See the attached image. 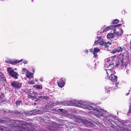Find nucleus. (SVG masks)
I'll use <instances>...</instances> for the list:
<instances>
[{
    "mask_svg": "<svg viewBox=\"0 0 131 131\" xmlns=\"http://www.w3.org/2000/svg\"><path fill=\"white\" fill-rule=\"evenodd\" d=\"M5 78L4 75L0 72V80L1 81H5Z\"/></svg>",
    "mask_w": 131,
    "mask_h": 131,
    "instance_id": "f3484780",
    "label": "nucleus"
},
{
    "mask_svg": "<svg viewBox=\"0 0 131 131\" xmlns=\"http://www.w3.org/2000/svg\"><path fill=\"white\" fill-rule=\"evenodd\" d=\"M3 131V129H0V131Z\"/></svg>",
    "mask_w": 131,
    "mask_h": 131,
    "instance_id": "c03bdc74",
    "label": "nucleus"
},
{
    "mask_svg": "<svg viewBox=\"0 0 131 131\" xmlns=\"http://www.w3.org/2000/svg\"><path fill=\"white\" fill-rule=\"evenodd\" d=\"M90 51L91 52H94L93 51V49H90Z\"/></svg>",
    "mask_w": 131,
    "mask_h": 131,
    "instance_id": "4c0bfd02",
    "label": "nucleus"
},
{
    "mask_svg": "<svg viewBox=\"0 0 131 131\" xmlns=\"http://www.w3.org/2000/svg\"><path fill=\"white\" fill-rule=\"evenodd\" d=\"M119 22V20L117 19H115L112 22V24H117Z\"/></svg>",
    "mask_w": 131,
    "mask_h": 131,
    "instance_id": "4be33fe9",
    "label": "nucleus"
},
{
    "mask_svg": "<svg viewBox=\"0 0 131 131\" xmlns=\"http://www.w3.org/2000/svg\"><path fill=\"white\" fill-rule=\"evenodd\" d=\"M28 95H29V94H28Z\"/></svg>",
    "mask_w": 131,
    "mask_h": 131,
    "instance_id": "5fc2aeb1",
    "label": "nucleus"
},
{
    "mask_svg": "<svg viewBox=\"0 0 131 131\" xmlns=\"http://www.w3.org/2000/svg\"><path fill=\"white\" fill-rule=\"evenodd\" d=\"M38 97L39 98H40L42 100H48L49 99V98L47 96H38Z\"/></svg>",
    "mask_w": 131,
    "mask_h": 131,
    "instance_id": "2eb2a0df",
    "label": "nucleus"
},
{
    "mask_svg": "<svg viewBox=\"0 0 131 131\" xmlns=\"http://www.w3.org/2000/svg\"><path fill=\"white\" fill-rule=\"evenodd\" d=\"M32 0V1H33V0Z\"/></svg>",
    "mask_w": 131,
    "mask_h": 131,
    "instance_id": "6e6d98bb",
    "label": "nucleus"
},
{
    "mask_svg": "<svg viewBox=\"0 0 131 131\" xmlns=\"http://www.w3.org/2000/svg\"><path fill=\"white\" fill-rule=\"evenodd\" d=\"M27 129V130H28V131H29V130H28V129Z\"/></svg>",
    "mask_w": 131,
    "mask_h": 131,
    "instance_id": "603ef678",
    "label": "nucleus"
},
{
    "mask_svg": "<svg viewBox=\"0 0 131 131\" xmlns=\"http://www.w3.org/2000/svg\"><path fill=\"white\" fill-rule=\"evenodd\" d=\"M61 110V112L63 113H64L66 114L67 113V111H66L65 110H64L63 109H60L59 110Z\"/></svg>",
    "mask_w": 131,
    "mask_h": 131,
    "instance_id": "c85d7f7f",
    "label": "nucleus"
},
{
    "mask_svg": "<svg viewBox=\"0 0 131 131\" xmlns=\"http://www.w3.org/2000/svg\"><path fill=\"white\" fill-rule=\"evenodd\" d=\"M28 83L29 84H33L35 83V80H32L31 81H29Z\"/></svg>",
    "mask_w": 131,
    "mask_h": 131,
    "instance_id": "b1692460",
    "label": "nucleus"
},
{
    "mask_svg": "<svg viewBox=\"0 0 131 131\" xmlns=\"http://www.w3.org/2000/svg\"><path fill=\"white\" fill-rule=\"evenodd\" d=\"M130 91V90H129V91Z\"/></svg>",
    "mask_w": 131,
    "mask_h": 131,
    "instance_id": "864d4df0",
    "label": "nucleus"
},
{
    "mask_svg": "<svg viewBox=\"0 0 131 131\" xmlns=\"http://www.w3.org/2000/svg\"><path fill=\"white\" fill-rule=\"evenodd\" d=\"M34 104H35V105H36V103H34Z\"/></svg>",
    "mask_w": 131,
    "mask_h": 131,
    "instance_id": "8fccbe9b",
    "label": "nucleus"
},
{
    "mask_svg": "<svg viewBox=\"0 0 131 131\" xmlns=\"http://www.w3.org/2000/svg\"><path fill=\"white\" fill-rule=\"evenodd\" d=\"M85 52L86 53L88 54V50H85Z\"/></svg>",
    "mask_w": 131,
    "mask_h": 131,
    "instance_id": "c9c22d12",
    "label": "nucleus"
},
{
    "mask_svg": "<svg viewBox=\"0 0 131 131\" xmlns=\"http://www.w3.org/2000/svg\"><path fill=\"white\" fill-rule=\"evenodd\" d=\"M109 123L111 124H113V123L114 122L112 121H111L109 119Z\"/></svg>",
    "mask_w": 131,
    "mask_h": 131,
    "instance_id": "2f4dec72",
    "label": "nucleus"
},
{
    "mask_svg": "<svg viewBox=\"0 0 131 131\" xmlns=\"http://www.w3.org/2000/svg\"><path fill=\"white\" fill-rule=\"evenodd\" d=\"M110 58H107L105 59L104 60V67L106 68H113L114 66V62H111L110 63V62L111 61Z\"/></svg>",
    "mask_w": 131,
    "mask_h": 131,
    "instance_id": "20e7f679",
    "label": "nucleus"
},
{
    "mask_svg": "<svg viewBox=\"0 0 131 131\" xmlns=\"http://www.w3.org/2000/svg\"><path fill=\"white\" fill-rule=\"evenodd\" d=\"M121 68L126 67L127 66L128 64V62L127 61L126 59H123V60H121Z\"/></svg>",
    "mask_w": 131,
    "mask_h": 131,
    "instance_id": "6e6552de",
    "label": "nucleus"
},
{
    "mask_svg": "<svg viewBox=\"0 0 131 131\" xmlns=\"http://www.w3.org/2000/svg\"><path fill=\"white\" fill-rule=\"evenodd\" d=\"M105 31H104V30L103 31H101V34H102V33H103Z\"/></svg>",
    "mask_w": 131,
    "mask_h": 131,
    "instance_id": "37998d69",
    "label": "nucleus"
},
{
    "mask_svg": "<svg viewBox=\"0 0 131 131\" xmlns=\"http://www.w3.org/2000/svg\"><path fill=\"white\" fill-rule=\"evenodd\" d=\"M123 33V31L122 30H121V31H117L116 35L117 36H120L122 35Z\"/></svg>",
    "mask_w": 131,
    "mask_h": 131,
    "instance_id": "a211bd4d",
    "label": "nucleus"
},
{
    "mask_svg": "<svg viewBox=\"0 0 131 131\" xmlns=\"http://www.w3.org/2000/svg\"><path fill=\"white\" fill-rule=\"evenodd\" d=\"M19 127L18 126H17V127H16V128H19Z\"/></svg>",
    "mask_w": 131,
    "mask_h": 131,
    "instance_id": "de8ad7c7",
    "label": "nucleus"
},
{
    "mask_svg": "<svg viewBox=\"0 0 131 131\" xmlns=\"http://www.w3.org/2000/svg\"><path fill=\"white\" fill-rule=\"evenodd\" d=\"M57 104H60L61 105H70L75 106L78 107L92 110L93 114L95 115L97 117H106L105 115L106 111L100 108L98 106H96L92 103H88L85 101L73 100L71 101H65L58 102Z\"/></svg>",
    "mask_w": 131,
    "mask_h": 131,
    "instance_id": "f257e3e1",
    "label": "nucleus"
},
{
    "mask_svg": "<svg viewBox=\"0 0 131 131\" xmlns=\"http://www.w3.org/2000/svg\"><path fill=\"white\" fill-rule=\"evenodd\" d=\"M29 71L25 68H22L21 71V73L22 74H26V73H27Z\"/></svg>",
    "mask_w": 131,
    "mask_h": 131,
    "instance_id": "4468645a",
    "label": "nucleus"
},
{
    "mask_svg": "<svg viewBox=\"0 0 131 131\" xmlns=\"http://www.w3.org/2000/svg\"><path fill=\"white\" fill-rule=\"evenodd\" d=\"M93 53L94 55L93 57L95 58H97V53H95L94 52H93Z\"/></svg>",
    "mask_w": 131,
    "mask_h": 131,
    "instance_id": "a878e982",
    "label": "nucleus"
},
{
    "mask_svg": "<svg viewBox=\"0 0 131 131\" xmlns=\"http://www.w3.org/2000/svg\"><path fill=\"white\" fill-rule=\"evenodd\" d=\"M129 93H127V94H126V95H127H127H128V94H129Z\"/></svg>",
    "mask_w": 131,
    "mask_h": 131,
    "instance_id": "a18cd8bd",
    "label": "nucleus"
},
{
    "mask_svg": "<svg viewBox=\"0 0 131 131\" xmlns=\"http://www.w3.org/2000/svg\"><path fill=\"white\" fill-rule=\"evenodd\" d=\"M21 103V102L20 101H17L16 102V105L17 106H19L20 103Z\"/></svg>",
    "mask_w": 131,
    "mask_h": 131,
    "instance_id": "bb28decb",
    "label": "nucleus"
},
{
    "mask_svg": "<svg viewBox=\"0 0 131 131\" xmlns=\"http://www.w3.org/2000/svg\"><path fill=\"white\" fill-rule=\"evenodd\" d=\"M43 94V93H42V92H40V93H39V95H43V94Z\"/></svg>",
    "mask_w": 131,
    "mask_h": 131,
    "instance_id": "a19ab883",
    "label": "nucleus"
},
{
    "mask_svg": "<svg viewBox=\"0 0 131 131\" xmlns=\"http://www.w3.org/2000/svg\"><path fill=\"white\" fill-rule=\"evenodd\" d=\"M117 32L116 31V29H114L113 30V33L114 34H116Z\"/></svg>",
    "mask_w": 131,
    "mask_h": 131,
    "instance_id": "473e14b6",
    "label": "nucleus"
},
{
    "mask_svg": "<svg viewBox=\"0 0 131 131\" xmlns=\"http://www.w3.org/2000/svg\"><path fill=\"white\" fill-rule=\"evenodd\" d=\"M5 62H7V63H10V62H9V60H6L5 61Z\"/></svg>",
    "mask_w": 131,
    "mask_h": 131,
    "instance_id": "f704fd0d",
    "label": "nucleus"
},
{
    "mask_svg": "<svg viewBox=\"0 0 131 131\" xmlns=\"http://www.w3.org/2000/svg\"><path fill=\"white\" fill-rule=\"evenodd\" d=\"M112 25H110V26L107 27L104 30V31H106L109 30L111 28H112V27L111 26Z\"/></svg>",
    "mask_w": 131,
    "mask_h": 131,
    "instance_id": "412c9836",
    "label": "nucleus"
},
{
    "mask_svg": "<svg viewBox=\"0 0 131 131\" xmlns=\"http://www.w3.org/2000/svg\"><path fill=\"white\" fill-rule=\"evenodd\" d=\"M7 70L9 74L12 77L16 79L18 78V74L17 72H14L12 68L9 67L7 68Z\"/></svg>",
    "mask_w": 131,
    "mask_h": 131,
    "instance_id": "39448f33",
    "label": "nucleus"
},
{
    "mask_svg": "<svg viewBox=\"0 0 131 131\" xmlns=\"http://www.w3.org/2000/svg\"><path fill=\"white\" fill-rule=\"evenodd\" d=\"M113 68H110V69H110V70H111V71H112V70H113V71H114H114V70H113V69H112ZM115 73V72H114V74Z\"/></svg>",
    "mask_w": 131,
    "mask_h": 131,
    "instance_id": "e433bc0d",
    "label": "nucleus"
},
{
    "mask_svg": "<svg viewBox=\"0 0 131 131\" xmlns=\"http://www.w3.org/2000/svg\"><path fill=\"white\" fill-rule=\"evenodd\" d=\"M123 50V48H121V47H118L115 48L114 49L111 51V53H114L116 52H120L122 51Z\"/></svg>",
    "mask_w": 131,
    "mask_h": 131,
    "instance_id": "9d476101",
    "label": "nucleus"
},
{
    "mask_svg": "<svg viewBox=\"0 0 131 131\" xmlns=\"http://www.w3.org/2000/svg\"><path fill=\"white\" fill-rule=\"evenodd\" d=\"M114 35L112 33H109L107 35V37L108 39L111 40L113 38Z\"/></svg>",
    "mask_w": 131,
    "mask_h": 131,
    "instance_id": "dca6fc26",
    "label": "nucleus"
},
{
    "mask_svg": "<svg viewBox=\"0 0 131 131\" xmlns=\"http://www.w3.org/2000/svg\"><path fill=\"white\" fill-rule=\"evenodd\" d=\"M5 101V99L4 97V94L3 93L0 94V105L4 102Z\"/></svg>",
    "mask_w": 131,
    "mask_h": 131,
    "instance_id": "9b49d317",
    "label": "nucleus"
},
{
    "mask_svg": "<svg viewBox=\"0 0 131 131\" xmlns=\"http://www.w3.org/2000/svg\"><path fill=\"white\" fill-rule=\"evenodd\" d=\"M107 92H108V91H110V88H107Z\"/></svg>",
    "mask_w": 131,
    "mask_h": 131,
    "instance_id": "58836bf2",
    "label": "nucleus"
},
{
    "mask_svg": "<svg viewBox=\"0 0 131 131\" xmlns=\"http://www.w3.org/2000/svg\"><path fill=\"white\" fill-rule=\"evenodd\" d=\"M56 105V104L54 103H53V104L52 105H51L52 106H55Z\"/></svg>",
    "mask_w": 131,
    "mask_h": 131,
    "instance_id": "79ce46f5",
    "label": "nucleus"
},
{
    "mask_svg": "<svg viewBox=\"0 0 131 131\" xmlns=\"http://www.w3.org/2000/svg\"><path fill=\"white\" fill-rule=\"evenodd\" d=\"M35 81H38V80H35Z\"/></svg>",
    "mask_w": 131,
    "mask_h": 131,
    "instance_id": "09e8293b",
    "label": "nucleus"
},
{
    "mask_svg": "<svg viewBox=\"0 0 131 131\" xmlns=\"http://www.w3.org/2000/svg\"><path fill=\"white\" fill-rule=\"evenodd\" d=\"M23 63L24 64H26L27 63H28V61L26 60H24L23 61Z\"/></svg>",
    "mask_w": 131,
    "mask_h": 131,
    "instance_id": "7c9ffc66",
    "label": "nucleus"
},
{
    "mask_svg": "<svg viewBox=\"0 0 131 131\" xmlns=\"http://www.w3.org/2000/svg\"><path fill=\"white\" fill-rule=\"evenodd\" d=\"M28 97L30 98L32 100H34L35 99V98L34 97L32 96L31 95H29V96H28Z\"/></svg>",
    "mask_w": 131,
    "mask_h": 131,
    "instance_id": "c756f323",
    "label": "nucleus"
},
{
    "mask_svg": "<svg viewBox=\"0 0 131 131\" xmlns=\"http://www.w3.org/2000/svg\"><path fill=\"white\" fill-rule=\"evenodd\" d=\"M100 50L97 48H94V51L95 52H97L100 51Z\"/></svg>",
    "mask_w": 131,
    "mask_h": 131,
    "instance_id": "393cba45",
    "label": "nucleus"
},
{
    "mask_svg": "<svg viewBox=\"0 0 131 131\" xmlns=\"http://www.w3.org/2000/svg\"><path fill=\"white\" fill-rule=\"evenodd\" d=\"M23 59H21L19 60H13L10 62V63L13 64H15L17 63L21 62L23 61Z\"/></svg>",
    "mask_w": 131,
    "mask_h": 131,
    "instance_id": "ddd939ff",
    "label": "nucleus"
},
{
    "mask_svg": "<svg viewBox=\"0 0 131 131\" xmlns=\"http://www.w3.org/2000/svg\"><path fill=\"white\" fill-rule=\"evenodd\" d=\"M106 72L107 73L108 76H109V79L112 82L114 83H115V89L117 88V87L118 86V84L117 82V77L114 74V71L112 70L111 71L110 69H107L106 70Z\"/></svg>",
    "mask_w": 131,
    "mask_h": 131,
    "instance_id": "f03ea898",
    "label": "nucleus"
},
{
    "mask_svg": "<svg viewBox=\"0 0 131 131\" xmlns=\"http://www.w3.org/2000/svg\"><path fill=\"white\" fill-rule=\"evenodd\" d=\"M103 40V39H102L101 37H97V41H95V43H99L102 46L104 45L105 48H108L109 47V46L111 44V43L110 42H108L106 43L105 42L104 44V42Z\"/></svg>",
    "mask_w": 131,
    "mask_h": 131,
    "instance_id": "7ed1b4c3",
    "label": "nucleus"
},
{
    "mask_svg": "<svg viewBox=\"0 0 131 131\" xmlns=\"http://www.w3.org/2000/svg\"><path fill=\"white\" fill-rule=\"evenodd\" d=\"M116 57V56H113L111 58H109L110 59L111 61H114V59Z\"/></svg>",
    "mask_w": 131,
    "mask_h": 131,
    "instance_id": "cd10ccee",
    "label": "nucleus"
},
{
    "mask_svg": "<svg viewBox=\"0 0 131 131\" xmlns=\"http://www.w3.org/2000/svg\"><path fill=\"white\" fill-rule=\"evenodd\" d=\"M11 85L15 88L18 89L20 88L21 86V84L19 82L14 81L12 83Z\"/></svg>",
    "mask_w": 131,
    "mask_h": 131,
    "instance_id": "0eeeda50",
    "label": "nucleus"
},
{
    "mask_svg": "<svg viewBox=\"0 0 131 131\" xmlns=\"http://www.w3.org/2000/svg\"><path fill=\"white\" fill-rule=\"evenodd\" d=\"M118 64H117L115 66H116V67H117V66H118Z\"/></svg>",
    "mask_w": 131,
    "mask_h": 131,
    "instance_id": "49530a36",
    "label": "nucleus"
},
{
    "mask_svg": "<svg viewBox=\"0 0 131 131\" xmlns=\"http://www.w3.org/2000/svg\"><path fill=\"white\" fill-rule=\"evenodd\" d=\"M39 80L40 81H41V82H42L43 81V79H42V78H40L39 79Z\"/></svg>",
    "mask_w": 131,
    "mask_h": 131,
    "instance_id": "ea45409f",
    "label": "nucleus"
},
{
    "mask_svg": "<svg viewBox=\"0 0 131 131\" xmlns=\"http://www.w3.org/2000/svg\"><path fill=\"white\" fill-rule=\"evenodd\" d=\"M131 113V105L129 107V111L128 112V113Z\"/></svg>",
    "mask_w": 131,
    "mask_h": 131,
    "instance_id": "72a5a7b5",
    "label": "nucleus"
},
{
    "mask_svg": "<svg viewBox=\"0 0 131 131\" xmlns=\"http://www.w3.org/2000/svg\"><path fill=\"white\" fill-rule=\"evenodd\" d=\"M121 25H122L121 24H117L115 25H112L111 26H112V28H116V27H118L121 26Z\"/></svg>",
    "mask_w": 131,
    "mask_h": 131,
    "instance_id": "5701e85b",
    "label": "nucleus"
},
{
    "mask_svg": "<svg viewBox=\"0 0 131 131\" xmlns=\"http://www.w3.org/2000/svg\"><path fill=\"white\" fill-rule=\"evenodd\" d=\"M43 112H42L40 110H34L31 111L29 113V115H34L35 113H37L38 114H41L42 113H43Z\"/></svg>",
    "mask_w": 131,
    "mask_h": 131,
    "instance_id": "1a4fd4ad",
    "label": "nucleus"
},
{
    "mask_svg": "<svg viewBox=\"0 0 131 131\" xmlns=\"http://www.w3.org/2000/svg\"><path fill=\"white\" fill-rule=\"evenodd\" d=\"M26 76L29 79L34 78V75L32 73L30 72L29 71L26 73Z\"/></svg>",
    "mask_w": 131,
    "mask_h": 131,
    "instance_id": "f8f14e48",
    "label": "nucleus"
},
{
    "mask_svg": "<svg viewBox=\"0 0 131 131\" xmlns=\"http://www.w3.org/2000/svg\"><path fill=\"white\" fill-rule=\"evenodd\" d=\"M66 81V79L65 78H61L59 82L58 83V86L61 88L63 87L65 84Z\"/></svg>",
    "mask_w": 131,
    "mask_h": 131,
    "instance_id": "423d86ee",
    "label": "nucleus"
},
{
    "mask_svg": "<svg viewBox=\"0 0 131 131\" xmlns=\"http://www.w3.org/2000/svg\"><path fill=\"white\" fill-rule=\"evenodd\" d=\"M36 94L37 95H38V94H37V93H36Z\"/></svg>",
    "mask_w": 131,
    "mask_h": 131,
    "instance_id": "3c124183",
    "label": "nucleus"
},
{
    "mask_svg": "<svg viewBox=\"0 0 131 131\" xmlns=\"http://www.w3.org/2000/svg\"><path fill=\"white\" fill-rule=\"evenodd\" d=\"M34 87L38 89H41L42 88V86L41 85H37L34 86Z\"/></svg>",
    "mask_w": 131,
    "mask_h": 131,
    "instance_id": "6ab92c4d",
    "label": "nucleus"
},
{
    "mask_svg": "<svg viewBox=\"0 0 131 131\" xmlns=\"http://www.w3.org/2000/svg\"><path fill=\"white\" fill-rule=\"evenodd\" d=\"M16 122H17L18 123V125H25V123L22 121H17Z\"/></svg>",
    "mask_w": 131,
    "mask_h": 131,
    "instance_id": "aec40b11",
    "label": "nucleus"
}]
</instances>
